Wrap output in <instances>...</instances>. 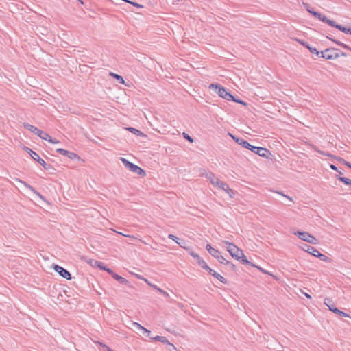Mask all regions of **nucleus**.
I'll return each instance as SVG.
<instances>
[{
    "mask_svg": "<svg viewBox=\"0 0 351 351\" xmlns=\"http://www.w3.org/2000/svg\"><path fill=\"white\" fill-rule=\"evenodd\" d=\"M145 281L152 287L154 288V285L151 284L149 282H148V280L147 279H145Z\"/></svg>",
    "mask_w": 351,
    "mask_h": 351,
    "instance_id": "52",
    "label": "nucleus"
},
{
    "mask_svg": "<svg viewBox=\"0 0 351 351\" xmlns=\"http://www.w3.org/2000/svg\"><path fill=\"white\" fill-rule=\"evenodd\" d=\"M313 252L316 253L313 254L314 256L319 258L321 261L324 262L330 263L331 261L330 258H328L324 254H321L318 250H313Z\"/></svg>",
    "mask_w": 351,
    "mask_h": 351,
    "instance_id": "15",
    "label": "nucleus"
},
{
    "mask_svg": "<svg viewBox=\"0 0 351 351\" xmlns=\"http://www.w3.org/2000/svg\"><path fill=\"white\" fill-rule=\"evenodd\" d=\"M95 266L100 268L101 269L104 271H106L108 274H113V271L107 267L102 262L100 261H95Z\"/></svg>",
    "mask_w": 351,
    "mask_h": 351,
    "instance_id": "16",
    "label": "nucleus"
},
{
    "mask_svg": "<svg viewBox=\"0 0 351 351\" xmlns=\"http://www.w3.org/2000/svg\"><path fill=\"white\" fill-rule=\"evenodd\" d=\"M196 260H197V264H199V261H202L203 259H202V258H200V256H199L198 258H197V259H196Z\"/></svg>",
    "mask_w": 351,
    "mask_h": 351,
    "instance_id": "56",
    "label": "nucleus"
},
{
    "mask_svg": "<svg viewBox=\"0 0 351 351\" xmlns=\"http://www.w3.org/2000/svg\"><path fill=\"white\" fill-rule=\"evenodd\" d=\"M145 281L152 287L154 288V285L151 284L149 282H148V280L147 279H145Z\"/></svg>",
    "mask_w": 351,
    "mask_h": 351,
    "instance_id": "53",
    "label": "nucleus"
},
{
    "mask_svg": "<svg viewBox=\"0 0 351 351\" xmlns=\"http://www.w3.org/2000/svg\"><path fill=\"white\" fill-rule=\"evenodd\" d=\"M56 152L60 154H62V155H64V156H66L68 158H71V159H80V157L77 154L73 153V152H69L67 150H65L64 149H62V148H58L56 149Z\"/></svg>",
    "mask_w": 351,
    "mask_h": 351,
    "instance_id": "11",
    "label": "nucleus"
},
{
    "mask_svg": "<svg viewBox=\"0 0 351 351\" xmlns=\"http://www.w3.org/2000/svg\"><path fill=\"white\" fill-rule=\"evenodd\" d=\"M338 29L346 34H351V28H347L340 25V27H338Z\"/></svg>",
    "mask_w": 351,
    "mask_h": 351,
    "instance_id": "30",
    "label": "nucleus"
},
{
    "mask_svg": "<svg viewBox=\"0 0 351 351\" xmlns=\"http://www.w3.org/2000/svg\"><path fill=\"white\" fill-rule=\"evenodd\" d=\"M330 167L332 169H333V170H335V171H338L337 168V167H336L335 165H332H332H330Z\"/></svg>",
    "mask_w": 351,
    "mask_h": 351,
    "instance_id": "47",
    "label": "nucleus"
},
{
    "mask_svg": "<svg viewBox=\"0 0 351 351\" xmlns=\"http://www.w3.org/2000/svg\"><path fill=\"white\" fill-rule=\"evenodd\" d=\"M112 278L117 280L120 284L122 285H127L128 283V281L124 278L123 277L115 274L113 272V274H111Z\"/></svg>",
    "mask_w": 351,
    "mask_h": 351,
    "instance_id": "18",
    "label": "nucleus"
},
{
    "mask_svg": "<svg viewBox=\"0 0 351 351\" xmlns=\"http://www.w3.org/2000/svg\"><path fill=\"white\" fill-rule=\"evenodd\" d=\"M206 178L210 182V183L213 186L222 189L223 191L226 192L230 197H232L234 195L233 191L230 188H229L226 183L219 180V179L217 178L215 174H213V173H208L206 174Z\"/></svg>",
    "mask_w": 351,
    "mask_h": 351,
    "instance_id": "3",
    "label": "nucleus"
},
{
    "mask_svg": "<svg viewBox=\"0 0 351 351\" xmlns=\"http://www.w3.org/2000/svg\"><path fill=\"white\" fill-rule=\"evenodd\" d=\"M19 182H21V184H23L26 188H27L28 189H29L32 192H33L34 194H36V195H38L39 197L40 198H43V196L40 195V193H38L37 191H36V189L32 187L31 185H29V184H27V182H23L21 180H17Z\"/></svg>",
    "mask_w": 351,
    "mask_h": 351,
    "instance_id": "17",
    "label": "nucleus"
},
{
    "mask_svg": "<svg viewBox=\"0 0 351 351\" xmlns=\"http://www.w3.org/2000/svg\"><path fill=\"white\" fill-rule=\"evenodd\" d=\"M122 235H123L124 237H128V235H126V234H122Z\"/></svg>",
    "mask_w": 351,
    "mask_h": 351,
    "instance_id": "62",
    "label": "nucleus"
},
{
    "mask_svg": "<svg viewBox=\"0 0 351 351\" xmlns=\"http://www.w3.org/2000/svg\"><path fill=\"white\" fill-rule=\"evenodd\" d=\"M110 74V75L113 76V77L115 78L119 83L122 84H125V80L121 75L112 72Z\"/></svg>",
    "mask_w": 351,
    "mask_h": 351,
    "instance_id": "22",
    "label": "nucleus"
},
{
    "mask_svg": "<svg viewBox=\"0 0 351 351\" xmlns=\"http://www.w3.org/2000/svg\"><path fill=\"white\" fill-rule=\"evenodd\" d=\"M137 278L145 280V278H144L143 276L140 275H136Z\"/></svg>",
    "mask_w": 351,
    "mask_h": 351,
    "instance_id": "54",
    "label": "nucleus"
},
{
    "mask_svg": "<svg viewBox=\"0 0 351 351\" xmlns=\"http://www.w3.org/2000/svg\"><path fill=\"white\" fill-rule=\"evenodd\" d=\"M218 261L221 263V264L228 265L230 264V262L227 261L221 254L217 258Z\"/></svg>",
    "mask_w": 351,
    "mask_h": 351,
    "instance_id": "26",
    "label": "nucleus"
},
{
    "mask_svg": "<svg viewBox=\"0 0 351 351\" xmlns=\"http://www.w3.org/2000/svg\"><path fill=\"white\" fill-rule=\"evenodd\" d=\"M255 266H256V267H255L256 268L258 269H259L260 271H261L262 272H263V273H265V274H267V272L265 269H263L262 267H258V266H257V265H255Z\"/></svg>",
    "mask_w": 351,
    "mask_h": 351,
    "instance_id": "45",
    "label": "nucleus"
},
{
    "mask_svg": "<svg viewBox=\"0 0 351 351\" xmlns=\"http://www.w3.org/2000/svg\"><path fill=\"white\" fill-rule=\"evenodd\" d=\"M208 272L212 275L213 276L215 277L216 278H217L219 281H221L222 283L223 284H226L227 282L226 280L221 276L219 274L217 273L215 270H213V269L210 268L208 270Z\"/></svg>",
    "mask_w": 351,
    "mask_h": 351,
    "instance_id": "14",
    "label": "nucleus"
},
{
    "mask_svg": "<svg viewBox=\"0 0 351 351\" xmlns=\"http://www.w3.org/2000/svg\"><path fill=\"white\" fill-rule=\"evenodd\" d=\"M178 64H179L180 66H182V63H181V62H177L176 65L178 66Z\"/></svg>",
    "mask_w": 351,
    "mask_h": 351,
    "instance_id": "59",
    "label": "nucleus"
},
{
    "mask_svg": "<svg viewBox=\"0 0 351 351\" xmlns=\"http://www.w3.org/2000/svg\"><path fill=\"white\" fill-rule=\"evenodd\" d=\"M190 254H191L193 258H195V259H197V258H198V257L199 256L197 254H196V253H195V252H190Z\"/></svg>",
    "mask_w": 351,
    "mask_h": 351,
    "instance_id": "43",
    "label": "nucleus"
},
{
    "mask_svg": "<svg viewBox=\"0 0 351 351\" xmlns=\"http://www.w3.org/2000/svg\"><path fill=\"white\" fill-rule=\"evenodd\" d=\"M232 138L236 141V143L240 145H241L243 147H245L246 149H248L253 152L254 153L258 154V156L268 158L269 156L271 154L270 152L266 148L261 147H256L250 145L247 141L243 140L241 138H236L234 136H232Z\"/></svg>",
    "mask_w": 351,
    "mask_h": 351,
    "instance_id": "2",
    "label": "nucleus"
},
{
    "mask_svg": "<svg viewBox=\"0 0 351 351\" xmlns=\"http://www.w3.org/2000/svg\"><path fill=\"white\" fill-rule=\"evenodd\" d=\"M293 234L298 236L301 240L311 244H318V240L308 232L294 231Z\"/></svg>",
    "mask_w": 351,
    "mask_h": 351,
    "instance_id": "5",
    "label": "nucleus"
},
{
    "mask_svg": "<svg viewBox=\"0 0 351 351\" xmlns=\"http://www.w3.org/2000/svg\"><path fill=\"white\" fill-rule=\"evenodd\" d=\"M341 47H343L344 49H348V50L351 51V48L349 46H348L347 45L344 44V43H343Z\"/></svg>",
    "mask_w": 351,
    "mask_h": 351,
    "instance_id": "46",
    "label": "nucleus"
},
{
    "mask_svg": "<svg viewBox=\"0 0 351 351\" xmlns=\"http://www.w3.org/2000/svg\"><path fill=\"white\" fill-rule=\"evenodd\" d=\"M132 325L136 328V329H138V330H141L142 331H143V329L145 328L143 326H142L140 324L137 323V322H133L132 323Z\"/></svg>",
    "mask_w": 351,
    "mask_h": 351,
    "instance_id": "32",
    "label": "nucleus"
},
{
    "mask_svg": "<svg viewBox=\"0 0 351 351\" xmlns=\"http://www.w3.org/2000/svg\"><path fill=\"white\" fill-rule=\"evenodd\" d=\"M303 5L306 8V10L312 15H313V13H317V12L314 11L313 8L306 3H303Z\"/></svg>",
    "mask_w": 351,
    "mask_h": 351,
    "instance_id": "28",
    "label": "nucleus"
},
{
    "mask_svg": "<svg viewBox=\"0 0 351 351\" xmlns=\"http://www.w3.org/2000/svg\"><path fill=\"white\" fill-rule=\"evenodd\" d=\"M209 88L215 90L216 93L219 95V96L228 101L234 99V96L232 95L230 93H228L225 88L221 86L220 85L211 84L209 86Z\"/></svg>",
    "mask_w": 351,
    "mask_h": 351,
    "instance_id": "4",
    "label": "nucleus"
},
{
    "mask_svg": "<svg viewBox=\"0 0 351 351\" xmlns=\"http://www.w3.org/2000/svg\"><path fill=\"white\" fill-rule=\"evenodd\" d=\"M143 334H144L146 337H150V338L152 337L150 336V334H151V331H150V330H147V329H146V328H145L143 329Z\"/></svg>",
    "mask_w": 351,
    "mask_h": 351,
    "instance_id": "34",
    "label": "nucleus"
},
{
    "mask_svg": "<svg viewBox=\"0 0 351 351\" xmlns=\"http://www.w3.org/2000/svg\"><path fill=\"white\" fill-rule=\"evenodd\" d=\"M302 249L305 251V252H308L309 254H312L313 256V254H315V252H313V250H317L315 248H314L313 247H311L308 245H306V244H304V246L302 247Z\"/></svg>",
    "mask_w": 351,
    "mask_h": 351,
    "instance_id": "21",
    "label": "nucleus"
},
{
    "mask_svg": "<svg viewBox=\"0 0 351 351\" xmlns=\"http://www.w3.org/2000/svg\"><path fill=\"white\" fill-rule=\"evenodd\" d=\"M327 38L328 39L331 40L332 42H334L335 43H336L337 45H338L339 46H342V45H343V43H341V42H340V41H339L337 40L332 39V38H330L328 36Z\"/></svg>",
    "mask_w": 351,
    "mask_h": 351,
    "instance_id": "39",
    "label": "nucleus"
},
{
    "mask_svg": "<svg viewBox=\"0 0 351 351\" xmlns=\"http://www.w3.org/2000/svg\"><path fill=\"white\" fill-rule=\"evenodd\" d=\"M145 281L152 287L154 288V285L151 284L149 282H148V280L147 279H145Z\"/></svg>",
    "mask_w": 351,
    "mask_h": 351,
    "instance_id": "50",
    "label": "nucleus"
},
{
    "mask_svg": "<svg viewBox=\"0 0 351 351\" xmlns=\"http://www.w3.org/2000/svg\"><path fill=\"white\" fill-rule=\"evenodd\" d=\"M206 249L209 252V254L215 258H217L221 254L219 250L213 248L210 244H207L206 245Z\"/></svg>",
    "mask_w": 351,
    "mask_h": 351,
    "instance_id": "13",
    "label": "nucleus"
},
{
    "mask_svg": "<svg viewBox=\"0 0 351 351\" xmlns=\"http://www.w3.org/2000/svg\"><path fill=\"white\" fill-rule=\"evenodd\" d=\"M54 270L58 272L62 277L66 278V280L71 279V275L68 270L63 268L62 267L58 265H53Z\"/></svg>",
    "mask_w": 351,
    "mask_h": 351,
    "instance_id": "9",
    "label": "nucleus"
},
{
    "mask_svg": "<svg viewBox=\"0 0 351 351\" xmlns=\"http://www.w3.org/2000/svg\"><path fill=\"white\" fill-rule=\"evenodd\" d=\"M283 195L284 197H287V199H289V200H291V201H292V200H293V199H292V198H291V197H289V196H287V195Z\"/></svg>",
    "mask_w": 351,
    "mask_h": 351,
    "instance_id": "57",
    "label": "nucleus"
},
{
    "mask_svg": "<svg viewBox=\"0 0 351 351\" xmlns=\"http://www.w3.org/2000/svg\"><path fill=\"white\" fill-rule=\"evenodd\" d=\"M154 289L158 290V291L162 293L165 295H168V293L165 291H162L161 289L158 288L156 285H154Z\"/></svg>",
    "mask_w": 351,
    "mask_h": 351,
    "instance_id": "42",
    "label": "nucleus"
},
{
    "mask_svg": "<svg viewBox=\"0 0 351 351\" xmlns=\"http://www.w3.org/2000/svg\"><path fill=\"white\" fill-rule=\"evenodd\" d=\"M86 261L88 263H89L90 265H93H93H95V261H96V260H94V259H90V258L89 260L86 259Z\"/></svg>",
    "mask_w": 351,
    "mask_h": 351,
    "instance_id": "41",
    "label": "nucleus"
},
{
    "mask_svg": "<svg viewBox=\"0 0 351 351\" xmlns=\"http://www.w3.org/2000/svg\"><path fill=\"white\" fill-rule=\"evenodd\" d=\"M339 160L340 162H341L343 164H344L345 165H346L347 167H348L349 168L351 169V164L349 163L348 162H346L345 160H343V158H339Z\"/></svg>",
    "mask_w": 351,
    "mask_h": 351,
    "instance_id": "35",
    "label": "nucleus"
},
{
    "mask_svg": "<svg viewBox=\"0 0 351 351\" xmlns=\"http://www.w3.org/2000/svg\"><path fill=\"white\" fill-rule=\"evenodd\" d=\"M182 135H183V137L185 139H186L187 141H189L190 143L193 142V139L188 134L183 132Z\"/></svg>",
    "mask_w": 351,
    "mask_h": 351,
    "instance_id": "33",
    "label": "nucleus"
},
{
    "mask_svg": "<svg viewBox=\"0 0 351 351\" xmlns=\"http://www.w3.org/2000/svg\"><path fill=\"white\" fill-rule=\"evenodd\" d=\"M120 160L123 162L124 166L128 169L131 171L132 172L135 173L138 175H141V176L145 175V171L143 169H141L140 167L130 162V161H128L127 159H125L124 158H120Z\"/></svg>",
    "mask_w": 351,
    "mask_h": 351,
    "instance_id": "6",
    "label": "nucleus"
},
{
    "mask_svg": "<svg viewBox=\"0 0 351 351\" xmlns=\"http://www.w3.org/2000/svg\"><path fill=\"white\" fill-rule=\"evenodd\" d=\"M38 136L40 138L47 141L48 142H49L51 143L56 144V143H60V141L58 140L53 138L50 135H49L47 133H46L45 132H44L43 130H41V132H40V134H38Z\"/></svg>",
    "mask_w": 351,
    "mask_h": 351,
    "instance_id": "10",
    "label": "nucleus"
},
{
    "mask_svg": "<svg viewBox=\"0 0 351 351\" xmlns=\"http://www.w3.org/2000/svg\"><path fill=\"white\" fill-rule=\"evenodd\" d=\"M327 24H328L330 26L335 27L338 29V27H340L341 25H337L335 21L330 20L327 21Z\"/></svg>",
    "mask_w": 351,
    "mask_h": 351,
    "instance_id": "31",
    "label": "nucleus"
},
{
    "mask_svg": "<svg viewBox=\"0 0 351 351\" xmlns=\"http://www.w3.org/2000/svg\"><path fill=\"white\" fill-rule=\"evenodd\" d=\"M309 51L312 53H315L317 56H319V52L317 50L316 48L315 47H311V48H309Z\"/></svg>",
    "mask_w": 351,
    "mask_h": 351,
    "instance_id": "37",
    "label": "nucleus"
},
{
    "mask_svg": "<svg viewBox=\"0 0 351 351\" xmlns=\"http://www.w3.org/2000/svg\"><path fill=\"white\" fill-rule=\"evenodd\" d=\"M315 150L316 152H317L318 153H319L320 154H322V155H324V156H331V155H330V154H326V153L324 152L323 151H321V150L318 149H317V148H316V147H315Z\"/></svg>",
    "mask_w": 351,
    "mask_h": 351,
    "instance_id": "38",
    "label": "nucleus"
},
{
    "mask_svg": "<svg viewBox=\"0 0 351 351\" xmlns=\"http://www.w3.org/2000/svg\"><path fill=\"white\" fill-rule=\"evenodd\" d=\"M341 56H346V54L345 53H341Z\"/></svg>",
    "mask_w": 351,
    "mask_h": 351,
    "instance_id": "61",
    "label": "nucleus"
},
{
    "mask_svg": "<svg viewBox=\"0 0 351 351\" xmlns=\"http://www.w3.org/2000/svg\"><path fill=\"white\" fill-rule=\"evenodd\" d=\"M26 149L29 152V155L31 156V157L32 158V159L34 160L35 161H37L39 164H40L45 169L49 170L51 168V165L46 163L45 160L42 159L36 152L32 151L29 148L26 147Z\"/></svg>",
    "mask_w": 351,
    "mask_h": 351,
    "instance_id": "7",
    "label": "nucleus"
},
{
    "mask_svg": "<svg viewBox=\"0 0 351 351\" xmlns=\"http://www.w3.org/2000/svg\"><path fill=\"white\" fill-rule=\"evenodd\" d=\"M324 303L325 305H326L328 307L330 311V308H332V306H335V305L332 304V301L331 300V299H330L328 298H326L324 299Z\"/></svg>",
    "mask_w": 351,
    "mask_h": 351,
    "instance_id": "25",
    "label": "nucleus"
},
{
    "mask_svg": "<svg viewBox=\"0 0 351 351\" xmlns=\"http://www.w3.org/2000/svg\"><path fill=\"white\" fill-rule=\"evenodd\" d=\"M306 47L308 48L309 49V48H311L312 47H310L308 44L307 45H306Z\"/></svg>",
    "mask_w": 351,
    "mask_h": 351,
    "instance_id": "60",
    "label": "nucleus"
},
{
    "mask_svg": "<svg viewBox=\"0 0 351 351\" xmlns=\"http://www.w3.org/2000/svg\"><path fill=\"white\" fill-rule=\"evenodd\" d=\"M305 295L306 297H307L308 298H311V295H308V293H305Z\"/></svg>",
    "mask_w": 351,
    "mask_h": 351,
    "instance_id": "58",
    "label": "nucleus"
},
{
    "mask_svg": "<svg viewBox=\"0 0 351 351\" xmlns=\"http://www.w3.org/2000/svg\"><path fill=\"white\" fill-rule=\"evenodd\" d=\"M151 339H154L155 341L162 342V343H167L171 345L173 348H176L173 344L169 343L168 340L167 339V338L165 337L158 335V336H156L154 337H151Z\"/></svg>",
    "mask_w": 351,
    "mask_h": 351,
    "instance_id": "19",
    "label": "nucleus"
},
{
    "mask_svg": "<svg viewBox=\"0 0 351 351\" xmlns=\"http://www.w3.org/2000/svg\"><path fill=\"white\" fill-rule=\"evenodd\" d=\"M178 240H179V239L177 238V244H179L183 248H187L186 242H180V241H178Z\"/></svg>",
    "mask_w": 351,
    "mask_h": 351,
    "instance_id": "36",
    "label": "nucleus"
},
{
    "mask_svg": "<svg viewBox=\"0 0 351 351\" xmlns=\"http://www.w3.org/2000/svg\"><path fill=\"white\" fill-rule=\"evenodd\" d=\"M101 345L106 349L107 351H113L111 348H110L108 346H107L105 344L101 343Z\"/></svg>",
    "mask_w": 351,
    "mask_h": 351,
    "instance_id": "44",
    "label": "nucleus"
},
{
    "mask_svg": "<svg viewBox=\"0 0 351 351\" xmlns=\"http://www.w3.org/2000/svg\"><path fill=\"white\" fill-rule=\"evenodd\" d=\"M298 41L300 44H302L303 46H304V47H306V45H307V43H305V42H304V41H301V40H298Z\"/></svg>",
    "mask_w": 351,
    "mask_h": 351,
    "instance_id": "49",
    "label": "nucleus"
},
{
    "mask_svg": "<svg viewBox=\"0 0 351 351\" xmlns=\"http://www.w3.org/2000/svg\"><path fill=\"white\" fill-rule=\"evenodd\" d=\"M202 268L208 270L210 267L207 265V263L204 261H199V263L198 264Z\"/></svg>",
    "mask_w": 351,
    "mask_h": 351,
    "instance_id": "29",
    "label": "nucleus"
},
{
    "mask_svg": "<svg viewBox=\"0 0 351 351\" xmlns=\"http://www.w3.org/2000/svg\"><path fill=\"white\" fill-rule=\"evenodd\" d=\"M23 127H24V128L29 130L30 132H32V133H34L38 136V134H40V132H41V130H40L38 128H36L29 123H24Z\"/></svg>",
    "mask_w": 351,
    "mask_h": 351,
    "instance_id": "12",
    "label": "nucleus"
},
{
    "mask_svg": "<svg viewBox=\"0 0 351 351\" xmlns=\"http://www.w3.org/2000/svg\"><path fill=\"white\" fill-rule=\"evenodd\" d=\"M224 243L227 245V251L230 253L232 258H235L236 260L241 261L242 263L247 264L252 267H256L254 264L247 259L243 252L234 244L228 241H224Z\"/></svg>",
    "mask_w": 351,
    "mask_h": 351,
    "instance_id": "1",
    "label": "nucleus"
},
{
    "mask_svg": "<svg viewBox=\"0 0 351 351\" xmlns=\"http://www.w3.org/2000/svg\"><path fill=\"white\" fill-rule=\"evenodd\" d=\"M338 180L343 182L346 185H351V180L345 177H337Z\"/></svg>",
    "mask_w": 351,
    "mask_h": 351,
    "instance_id": "27",
    "label": "nucleus"
},
{
    "mask_svg": "<svg viewBox=\"0 0 351 351\" xmlns=\"http://www.w3.org/2000/svg\"><path fill=\"white\" fill-rule=\"evenodd\" d=\"M145 281L152 287L154 288V285L151 284L149 282H148V280L147 279H145Z\"/></svg>",
    "mask_w": 351,
    "mask_h": 351,
    "instance_id": "51",
    "label": "nucleus"
},
{
    "mask_svg": "<svg viewBox=\"0 0 351 351\" xmlns=\"http://www.w3.org/2000/svg\"><path fill=\"white\" fill-rule=\"evenodd\" d=\"M169 237L170 239H171L172 240H173L174 241H176V235H174V234H169Z\"/></svg>",
    "mask_w": 351,
    "mask_h": 351,
    "instance_id": "48",
    "label": "nucleus"
},
{
    "mask_svg": "<svg viewBox=\"0 0 351 351\" xmlns=\"http://www.w3.org/2000/svg\"><path fill=\"white\" fill-rule=\"evenodd\" d=\"M128 130L130 131L132 133L137 135V136H142L143 135V132L134 128H132V127H130V128H127Z\"/></svg>",
    "mask_w": 351,
    "mask_h": 351,
    "instance_id": "24",
    "label": "nucleus"
},
{
    "mask_svg": "<svg viewBox=\"0 0 351 351\" xmlns=\"http://www.w3.org/2000/svg\"><path fill=\"white\" fill-rule=\"evenodd\" d=\"M230 101H235L237 103L241 104L243 105H246L245 102H244V101H241V100H240L239 99H235L234 97V99H231Z\"/></svg>",
    "mask_w": 351,
    "mask_h": 351,
    "instance_id": "40",
    "label": "nucleus"
},
{
    "mask_svg": "<svg viewBox=\"0 0 351 351\" xmlns=\"http://www.w3.org/2000/svg\"><path fill=\"white\" fill-rule=\"evenodd\" d=\"M322 57L326 60H335L339 57L337 49L335 48H328L321 52Z\"/></svg>",
    "mask_w": 351,
    "mask_h": 351,
    "instance_id": "8",
    "label": "nucleus"
},
{
    "mask_svg": "<svg viewBox=\"0 0 351 351\" xmlns=\"http://www.w3.org/2000/svg\"><path fill=\"white\" fill-rule=\"evenodd\" d=\"M313 16L326 23H327V21H328V19L325 16L322 15L319 12L313 13Z\"/></svg>",
    "mask_w": 351,
    "mask_h": 351,
    "instance_id": "23",
    "label": "nucleus"
},
{
    "mask_svg": "<svg viewBox=\"0 0 351 351\" xmlns=\"http://www.w3.org/2000/svg\"><path fill=\"white\" fill-rule=\"evenodd\" d=\"M228 265H230L233 269L235 268V265L230 262V264H228Z\"/></svg>",
    "mask_w": 351,
    "mask_h": 351,
    "instance_id": "55",
    "label": "nucleus"
},
{
    "mask_svg": "<svg viewBox=\"0 0 351 351\" xmlns=\"http://www.w3.org/2000/svg\"><path fill=\"white\" fill-rule=\"evenodd\" d=\"M330 311L332 312H333L334 313L337 314V315H339L340 316L346 317H350V316L348 314H347V313L340 311L339 309H338L335 306H332V308H330Z\"/></svg>",
    "mask_w": 351,
    "mask_h": 351,
    "instance_id": "20",
    "label": "nucleus"
}]
</instances>
